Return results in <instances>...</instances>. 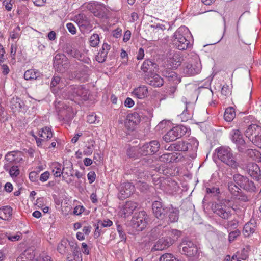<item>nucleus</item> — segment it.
I'll list each match as a JSON object with an SVG mask.
<instances>
[{
	"instance_id": "nucleus-1",
	"label": "nucleus",
	"mask_w": 261,
	"mask_h": 261,
	"mask_svg": "<svg viewBox=\"0 0 261 261\" xmlns=\"http://www.w3.org/2000/svg\"><path fill=\"white\" fill-rule=\"evenodd\" d=\"M191 33L188 28L185 26L179 27L174 33L173 40L176 47L179 50H185L190 47L191 44L189 38Z\"/></svg>"
},
{
	"instance_id": "nucleus-2",
	"label": "nucleus",
	"mask_w": 261,
	"mask_h": 261,
	"mask_svg": "<svg viewBox=\"0 0 261 261\" xmlns=\"http://www.w3.org/2000/svg\"><path fill=\"white\" fill-rule=\"evenodd\" d=\"M215 154L219 160L232 168L236 169L239 166L232 150L229 147L221 146L215 149Z\"/></svg>"
},
{
	"instance_id": "nucleus-3",
	"label": "nucleus",
	"mask_w": 261,
	"mask_h": 261,
	"mask_svg": "<svg viewBox=\"0 0 261 261\" xmlns=\"http://www.w3.org/2000/svg\"><path fill=\"white\" fill-rule=\"evenodd\" d=\"M232 177L234 182L240 187L241 189L250 193L256 191L254 182L247 176L237 173L234 174Z\"/></svg>"
},
{
	"instance_id": "nucleus-4",
	"label": "nucleus",
	"mask_w": 261,
	"mask_h": 261,
	"mask_svg": "<svg viewBox=\"0 0 261 261\" xmlns=\"http://www.w3.org/2000/svg\"><path fill=\"white\" fill-rule=\"evenodd\" d=\"M188 128L182 125H178L169 130L163 136V140L166 142H172L179 138L188 133Z\"/></svg>"
},
{
	"instance_id": "nucleus-5",
	"label": "nucleus",
	"mask_w": 261,
	"mask_h": 261,
	"mask_svg": "<svg viewBox=\"0 0 261 261\" xmlns=\"http://www.w3.org/2000/svg\"><path fill=\"white\" fill-rule=\"evenodd\" d=\"M63 51L68 56L72 57L83 62L89 64L91 60L89 58L85 57L80 50L76 49L75 46L70 43H66L64 45L63 48Z\"/></svg>"
},
{
	"instance_id": "nucleus-6",
	"label": "nucleus",
	"mask_w": 261,
	"mask_h": 261,
	"mask_svg": "<svg viewBox=\"0 0 261 261\" xmlns=\"http://www.w3.org/2000/svg\"><path fill=\"white\" fill-rule=\"evenodd\" d=\"M202 65L199 60L186 63L183 67L182 74L186 76H193L201 72Z\"/></svg>"
},
{
	"instance_id": "nucleus-7",
	"label": "nucleus",
	"mask_w": 261,
	"mask_h": 261,
	"mask_svg": "<svg viewBox=\"0 0 261 261\" xmlns=\"http://www.w3.org/2000/svg\"><path fill=\"white\" fill-rule=\"evenodd\" d=\"M148 217L144 211L138 213L137 216H134L132 220L133 227L137 231H142L148 223Z\"/></svg>"
},
{
	"instance_id": "nucleus-8",
	"label": "nucleus",
	"mask_w": 261,
	"mask_h": 261,
	"mask_svg": "<svg viewBox=\"0 0 261 261\" xmlns=\"http://www.w3.org/2000/svg\"><path fill=\"white\" fill-rule=\"evenodd\" d=\"M230 136L231 140L236 144L238 151L244 152L247 148V145L242 134L239 129H232L230 133Z\"/></svg>"
},
{
	"instance_id": "nucleus-9",
	"label": "nucleus",
	"mask_w": 261,
	"mask_h": 261,
	"mask_svg": "<svg viewBox=\"0 0 261 261\" xmlns=\"http://www.w3.org/2000/svg\"><path fill=\"white\" fill-rule=\"evenodd\" d=\"M152 212L154 216L158 219L165 221L166 220V212L167 206H165L160 198L154 201L152 203Z\"/></svg>"
},
{
	"instance_id": "nucleus-10",
	"label": "nucleus",
	"mask_w": 261,
	"mask_h": 261,
	"mask_svg": "<svg viewBox=\"0 0 261 261\" xmlns=\"http://www.w3.org/2000/svg\"><path fill=\"white\" fill-rule=\"evenodd\" d=\"M90 70L88 66L82 64L79 66L78 69L72 72L69 75L70 80L77 79L79 81L85 82L88 80Z\"/></svg>"
},
{
	"instance_id": "nucleus-11",
	"label": "nucleus",
	"mask_w": 261,
	"mask_h": 261,
	"mask_svg": "<svg viewBox=\"0 0 261 261\" xmlns=\"http://www.w3.org/2000/svg\"><path fill=\"white\" fill-rule=\"evenodd\" d=\"M160 148V144L157 140H152L144 143L141 146L140 153L143 155H152L156 153Z\"/></svg>"
},
{
	"instance_id": "nucleus-12",
	"label": "nucleus",
	"mask_w": 261,
	"mask_h": 261,
	"mask_svg": "<svg viewBox=\"0 0 261 261\" xmlns=\"http://www.w3.org/2000/svg\"><path fill=\"white\" fill-rule=\"evenodd\" d=\"M182 252L188 257H195L198 254V248L196 245L190 241H183L180 244Z\"/></svg>"
},
{
	"instance_id": "nucleus-13",
	"label": "nucleus",
	"mask_w": 261,
	"mask_h": 261,
	"mask_svg": "<svg viewBox=\"0 0 261 261\" xmlns=\"http://www.w3.org/2000/svg\"><path fill=\"white\" fill-rule=\"evenodd\" d=\"M213 210L215 214L224 219H228L231 216L230 208L221 202L215 204Z\"/></svg>"
},
{
	"instance_id": "nucleus-14",
	"label": "nucleus",
	"mask_w": 261,
	"mask_h": 261,
	"mask_svg": "<svg viewBox=\"0 0 261 261\" xmlns=\"http://www.w3.org/2000/svg\"><path fill=\"white\" fill-rule=\"evenodd\" d=\"M83 7L92 13L95 16L98 17L101 16L104 7L103 4L94 1L85 3Z\"/></svg>"
},
{
	"instance_id": "nucleus-15",
	"label": "nucleus",
	"mask_w": 261,
	"mask_h": 261,
	"mask_svg": "<svg viewBox=\"0 0 261 261\" xmlns=\"http://www.w3.org/2000/svg\"><path fill=\"white\" fill-rule=\"evenodd\" d=\"M244 134L252 143L254 140L256 139L257 138L259 137V135H261V126L251 123L245 130Z\"/></svg>"
},
{
	"instance_id": "nucleus-16",
	"label": "nucleus",
	"mask_w": 261,
	"mask_h": 261,
	"mask_svg": "<svg viewBox=\"0 0 261 261\" xmlns=\"http://www.w3.org/2000/svg\"><path fill=\"white\" fill-rule=\"evenodd\" d=\"M135 187L130 182H126L121 184L118 197L123 200L129 197L134 192Z\"/></svg>"
},
{
	"instance_id": "nucleus-17",
	"label": "nucleus",
	"mask_w": 261,
	"mask_h": 261,
	"mask_svg": "<svg viewBox=\"0 0 261 261\" xmlns=\"http://www.w3.org/2000/svg\"><path fill=\"white\" fill-rule=\"evenodd\" d=\"M246 172L251 178L261 182V170L257 164L254 163L249 164L246 168Z\"/></svg>"
},
{
	"instance_id": "nucleus-18",
	"label": "nucleus",
	"mask_w": 261,
	"mask_h": 261,
	"mask_svg": "<svg viewBox=\"0 0 261 261\" xmlns=\"http://www.w3.org/2000/svg\"><path fill=\"white\" fill-rule=\"evenodd\" d=\"M139 115L137 113L129 114L126 117L125 126L128 130H133L135 126L140 122Z\"/></svg>"
},
{
	"instance_id": "nucleus-19",
	"label": "nucleus",
	"mask_w": 261,
	"mask_h": 261,
	"mask_svg": "<svg viewBox=\"0 0 261 261\" xmlns=\"http://www.w3.org/2000/svg\"><path fill=\"white\" fill-rule=\"evenodd\" d=\"M188 144L187 141L180 140L174 143L165 148L166 150L171 151H186L188 150Z\"/></svg>"
},
{
	"instance_id": "nucleus-20",
	"label": "nucleus",
	"mask_w": 261,
	"mask_h": 261,
	"mask_svg": "<svg viewBox=\"0 0 261 261\" xmlns=\"http://www.w3.org/2000/svg\"><path fill=\"white\" fill-rule=\"evenodd\" d=\"M174 243V240L171 237L162 238L160 239L154 246L155 250H163L166 249Z\"/></svg>"
},
{
	"instance_id": "nucleus-21",
	"label": "nucleus",
	"mask_w": 261,
	"mask_h": 261,
	"mask_svg": "<svg viewBox=\"0 0 261 261\" xmlns=\"http://www.w3.org/2000/svg\"><path fill=\"white\" fill-rule=\"evenodd\" d=\"M166 212V218H168V221L171 223L177 221L179 218V210L176 207H174L172 205L167 206Z\"/></svg>"
},
{
	"instance_id": "nucleus-22",
	"label": "nucleus",
	"mask_w": 261,
	"mask_h": 261,
	"mask_svg": "<svg viewBox=\"0 0 261 261\" xmlns=\"http://www.w3.org/2000/svg\"><path fill=\"white\" fill-rule=\"evenodd\" d=\"M138 206V204L135 202L131 201H126L121 209V212L124 215V217H128L132 214Z\"/></svg>"
},
{
	"instance_id": "nucleus-23",
	"label": "nucleus",
	"mask_w": 261,
	"mask_h": 261,
	"mask_svg": "<svg viewBox=\"0 0 261 261\" xmlns=\"http://www.w3.org/2000/svg\"><path fill=\"white\" fill-rule=\"evenodd\" d=\"M180 154L177 153H167L160 156V161L166 163L178 162L180 160Z\"/></svg>"
},
{
	"instance_id": "nucleus-24",
	"label": "nucleus",
	"mask_w": 261,
	"mask_h": 261,
	"mask_svg": "<svg viewBox=\"0 0 261 261\" xmlns=\"http://www.w3.org/2000/svg\"><path fill=\"white\" fill-rule=\"evenodd\" d=\"M111 48V46L107 43H104L101 48L96 56V60L99 63H103L106 61L108 51Z\"/></svg>"
},
{
	"instance_id": "nucleus-25",
	"label": "nucleus",
	"mask_w": 261,
	"mask_h": 261,
	"mask_svg": "<svg viewBox=\"0 0 261 261\" xmlns=\"http://www.w3.org/2000/svg\"><path fill=\"white\" fill-rule=\"evenodd\" d=\"M13 208L9 205L0 207V219L10 221L12 218Z\"/></svg>"
},
{
	"instance_id": "nucleus-26",
	"label": "nucleus",
	"mask_w": 261,
	"mask_h": 261,
	"mask_svg": "<svg viewBox=\"0 0 261 261\" xmlns=\"http://www.w3.org/2000/svg\"><path fill=\"white\" fill-rule=\"evenodd\" d=\"M145 81L148 84L155 87H160L163 85L164 80L158 74H154L153 76L145 78Z\"/></svg>"
},
{
	"instance_id": "nucleus-27",
	"label": "nucleus",
	"mask_w": 261,
	"mask_h": 261,
	"mask_svg": "<svg viewBox=\"0 0 261 261\" xmlns=\"http://www.w3.org/2000/svg\"><path fill=\"white\" fill-rule=\"evenodd\" d=\"M257 226L256 220L251 219L244 226L243 232L246 236H249L254 232Z\"/></svg>"
},
{
	"instance_id": "nucleus-28",
	"label": "nucleus",
	"mask_w": 261,
	"mask_h": 261,
	"mask_svg": "<svg viewBox=\"0 0 261 261\" xmlns=\"http://www.w3.org/2000/svg\"><path fill=\"white\" fill-rule=\"evenodd\" d=\"M163 76L169 82L174 84H178L180 82V79L178 77L177 74L170 70H166L163 72Z\"/></svg>"
},
{
	"instance_id": "nucleus-29",
	"label": "nucleus",
	"mask_w": 261,
	"mask_h": 261,
	"mask_svg": "<svg viewBox=\"0 0 261 261\" xmlns=\"http://www.w3.org/2000/svg\"><path fill=\"white\" fill-rule=\"evenodd\" d=\"M133 94L138 99H143L148 95V89L145 86H141L134 89Z\"/></svg>"
},
{
	"instance_id": "nucleus-30",
	"label": "nucleus",
	"mask_w": 261,
	"mask_h": 261,
	"mask_svg": "<svg viewBox=\"0 0 261 261\" xmlns=\"http://www.w3.org/2000/svg\"><path fill=\"white\" fill-rule=\"evenodd\" d=\"M188 144V150L191 152L190 156L194 158L196 156V152L198 149L199 142L195 138H192L189 140V142H187Z\"/></svg>"
},
{
	"instance_id": "nucleus-31",
	"label": "nucleus",
	"mask_w": 261,
	"mask_h": 261,
	"mask_svg": "<svg viewBox=\"0 0 261 261\" xmlns=\"http://www.w3.org/2000/svg\"><path fill=\"white\" fill-rule=\"evenodd\" d=\"M64 57L63 55L61 54H57L54 59V66L56 69V70L60 72H63L64 70V67H63V59Z\"/></svg>"
},
{
	"instance_id": "nucleus-32",
	"label": "nucleus",
	"mask_w": 261,
	"mask_h": 261,
	"mask_svg": "<svg viewBox=\"0 0 261 261\" xmlns=\"http://www.w3.org/2000/svg\"><path fill=\"white\" fill-rule=\"evenodd\" d=\"M185 97L182 98V101L186 103L185 110L183 111L181 115L186 116V119H188L192 117V114L194 109V105L192 102H187Z\"/></svg>"
},
{
	"instance_id": "nucleus-33",
	"label": "nucleus",
	"mask_w": 261,
	"mask_h": 261,
	"mask_svg": "<svg viewBox=\"0 0 261 261\" xmlns=\"http://www.w3.org/2000/svg\"><path fill=\"white\" fill-rule=\"evenodd\" d=\"M141 146L138 147L137 146L130 147L127 149L126 153L127 155L129 158L132 159H138L141 156L143 155L140 153Z\"/></svg>"
},
{
	"instance_id": "nucleus-34",
	"label": "nucleus",
	"mask_w": 261,
	"mask_h": 261,
	"mask_svg": "<svg viewBox=\"0 0 261 261\" xmlns=\"http://www.w3.org/2000/svg\"><path fill=\"white\" fill-rule=\"evenodd\" d=\"M10 107L12 109L25 110L24 102L18 97L13 98L10 101Z\"/></svg>"
},
{
	"instance_id": "nucleus-35",
	"label": "nucleus",
	"mask_w": 261,
	"mask_h": 261,
	"mask_svg": "<svg viewBox=\"0 0 261 261\" xmlns=\"http://www.w3.org/2000/svg\"><path fill=\"white\" fill-rule=\"evenodd\" d=\"M76 99L86 100L88 98V91L82 86L77 85Z\"/></svg>"
},
{
	"instance_id": "nucleus-36",
	"label": "nucleus",
	"mask_w": 261,
	"mask_h": 261,
	"mask_svg": "<svg viewBox=\"0 0 261 261\" xmlns=\"http://www.w3.org/2000/svg\"><path fill=\"white\" fill-rule=\"evenodd\" d=\"M158 65L156 64L151 61L149 60H146L144 61L142 65L141 66V69L144 72L154 71V69H156Z\"/></svg>"
},
{
	"instance_id": "nucleus-37",
	"label": "nucleus",
	"mask_w": 261,
	"mask_h": 261,
	"mask_svg": "<svg viewBox=\"0 0 261 261\" xmlns=\"http://www.w3.org/2000/svg\"><path fill=\"white\" fill-rule=\"evenodd\" d=\"M64 168L62 167L61 164L58 162H55L52 165V172L53 175L56 177H60L61 175L64 173Z\"/></svg>"
},
{
	"instance_id": "nucleus-38",
	"label": "nucleus",
	"mask_w": 261,
	"mask_h": 261,
	"mask_svg": "<svg viewBox=\"0 0 261 261\" xmlns=\"http://www.w3.org/2000/svg\"><path fill=\"white\" fill-rule=\"evenodd\" d=\"M53 132L49 127L46 126L42 128L39 131V136L45 140L50 139L53 137Z\"/></svg>"
},
{
	"instance_id": "nucleus-39",
	"label": "nucleus",
	"mask_w": 261,
	"mask_h": 261,
	"mask_svg": "<svg viewBox=\"0 0 261 261\" xmlns=\"http://www.w3.org/2000/svg\"><path fill=\"white\" fill-rule=\"evenodd\" d=\"M34 258V254L31 250H25L16 259V261H32Z\"/></svg>"
},
{
	"instance_id": "nucleus-40",
	"label": "nucleus",
	"mask_w": 261,
	"mask_h": 261,
	"mask_svg": "<svg viewBox=\"0 0 261 261\" xmlns=\"http://www.w3.org/2000/svg\"><path fill=\"white\" fill-rule=\"evenodd\" d=\"M236 116V112L234 109L230 107L226 109L224 114V118L227 122L232 121Z\"/></svg>"
},
{
	"instance_id": "nucleus-41",
	"label": "nucleus",
	"mask_w": 261,
	"mask_h": 261,
	"mask_svg": "<svg viewBox=\"0 0 261 261\" xmlns=\"http://www.w3.org/2000/svg\"><path fill=\"white\" fill-rule=\"evenodd\" d=\"M40 75V73L35 69H30L27 70L24 74V78L26 80H36L38 79Z\"/></svg>"
},
{
	"instance_id": "nucleus-42",
	"label": "nucleus",
	"mask_w": 261,
	"mask_h": 261,
	"mask_svg": "<svg viewBox=\"0 0 261 261\" xmlns=\"http://www.w3.org/2000/svg\"><path fill=\"white\" fill-rule=\"evenodd\" d=\"M228 189L232 195L235 197L239 195V192L241 190L240 187L234 182L230 181L228 184Z\"/></svg>"
},
{
	"instance_id": "nucleus-43",
	"label": "nucleus",
	"mask_w": 261,
	"mask_h": 261,
	"mask_svg": "<svg viewBox=\"0 0 261 261\" xmlns=\"http://www.w3.org/2000/svg\"><path fill=\"white\" fill-rule=\"evenodd\" d=\"M94 144L95 141L93 139H89L87 141V144L83 151L84 154L86 155H91L94 150Z\"/></svg>"
},
{
	"instance_id": "nucleus-44",
	"label": "nucleus",
	"mask_w": 261,
	"mask_h": 261,
	"mask_svg": "<svg viewBox=\"0 0 261 261\" xmlns=\"http://www.w3.org/2000/svg\"><path fill=\"white\" fill-rule=\"evenodd\" d=\"M168 62L173 68H177L181 64L180 59L178 55H174L170 58Z\"/></svg>"
},
{
	"instance_id": "nucleus-45",
	"label": "nucleus",
	"mask_w": 261,
	"mask_h": 261,
	"mask_svg": "<svg viewBox=\"0 0 261 261\" xmlns=\"http://www.w3.org/2000/svg\"><path fill=\"white\" fill-rule=\"evenodd\" d=\"M76 21L80 26H86L89 24L87 17L83 14H80L76 17Z\"/></svg>"
},
{
	"instance_id": "nucleus-46",
	"label": "nucleus",
	"mask_w": 261,
	"mask_h": 261,
	"mask_svg": "<svg viewBox=\"0 0 261 261\" xmlns=\"http://www.w3.org/2000/svg\"><path fill=\"white\" fill-rule=\"evenodd\" d=\"M77 89V85L74 86H71L68 88L67 90V94L68 98L71 100H73L74 98L76 99L77 93L76 90Z\"/></svg>"
},
{
	"instance_id": "nucleus-47",
	"label": "nucleus",
	"mask_w": 261,
	"mask_h": 261,
	"mask_svg": "<svg viewBox=\"0 0 261 261\" xmlns=\"http://www.w3.org/2000/svg\"><path fill=\"white\" fill-rule=\"evenodd\" d=\"M67 245V243L66 241L62 240L61 242L58 245V251L62 254H64L65 253H67V250L66 249Z\"/></svg>"
},
{
	"instance_id": "nucleus-48",
	"label": "nucleus",
	"mask_w": 261,
	"mask_h": 261,
	"mask_svg": "<svg viewBox=\"0 0 261 261\" xmlns=\"http://www.w3.org/2000/svg\"><path fill=\"white\" fill-rule=\"evenodd\" d=\"M90 45L96 47L99 43V37L97 34H93L90 38Z\"/></svg>"
},
{
	"instance_id": "nucleus-49",
	"label": "nucleus",
	"mask_w": 261,
	"mask_h": 261,
	"mask_svg": "<svg viewBox=\"0 0 261 261\" xmlns=\"http://www.w3.org/2000/svg\"><path fill=\"white\" fill-rule=\"evenodd\" d=\"M206 192L207 194H211L214 196H217L220 193L219 188L216 187H207Z\"/></svg>"
},
{
	"instance_id": "nucleus-50",
	"label": "nucleus",
	"mask_w": 261,
	"mask_h": 261,
	"mask_svg": "<svg viewBox=\"0 0 261 261\" xmlns=\"http://www.w3.org/2000/svg\"><path fill=\"white\" fill-rule=\"evenodd\" d=\"M20 27L19 26L16 27L10 33V37L12 39L14 40L18 39L20 36Z\"/></svg>"
},
{
	"instance_id": "nucleus-51",
	"label": "nucleus",
	"mask_w": 261,
	"mask_h": 261,
	"mask_svg": "<svg viewBox=\"0 0 261 261\" xmlns=\"http://www.w3.org/2000/svg\"><path fill=\"white\" fill-rule=\"evenodd\" d=\"M68 165L67 167H64V173L67 175L68 176H73V165L71 163L66 164Z\"/></svg>"
},
{
	"instance_id": "nucleus-52",
	"label": "nucleus",
	"mask_w": 261,
	"mask_h": 261,
	"mask_svg": "<svg viewBox=\"0 0 261 261\" xmlns=\"http://www.w3.org/2000/svg\"><path fill=\"white\" fill-rule=\"evenodd\" d=\"M160 261H178V260L172 254L166 253L160 257Z\"/></svg>"
},
{
	"instance_id": "nucleus-53",
	"label": "nucleus",
	"mask_w": 261,
	"mask_h": 261,
	"mask_svg": "<svg viewBox=\"0 0 261 261\" xmlns=\"http://www.w3.org/2000/svg\"><path fill=\"white\" fill-rule=\"evenodd\" d=\"M19 173V169L17 166H12L9 170V174L12 177H17Z\"/></svg>"
},
{
	"instance_id": "nucleus-54",
	"label": "nucleus",
	"mask_w": 261,
	"mask_h": 261,
	"mask_svg": "<svg viewBox=\"0 0 261 261\" xmlns=\"http://www.w3.org/2000/svg\"><path fill=\"white\" fill-rule=\"evenodd\" d=\"M97 224L101 228L108 227L112 225L113 222L109 219L104 220L103 221L99 220Z\"/></svg>"
},
{
	"instance_id": "nucleus-55",
	"label": "nucleus",
	"mask_w": 261,
	"mask_h": 261,
	"mask_svg": "<svg viewBox=\"0 0 261 261\" xmlns=\"http://www.w3.org/2000/svg\"><path fill=\"white\" fill-rule=\"evenodd\" d=\"M240 234V231L237 229L234 231H231L229 233L228 236V241L230 243L233 241Z\"/></svg>"
},
{
	"instance_id": "nucleus-56",
	"label": "nucleus",
	"mask_w": 261,
	"mask_h": 261,
	"mask_svg": "<svg viewBox=\"0 0 261 261\" xmlns=\"http://www.w3.org/2000/svg\"><path fill=\"white\" fill-rule=\"evenodd\" d=\"M234 198L243 202H247L249 200L247 195L242 190L239 192V195L236 196Z\"/></svg>"
},
{
	"instance_id": "nucleus-57",
	"label": "nucleus",
	"mask_w": 261,
	"mask_h": 261,
	"mask_svg": "<svg viewBox=\"0 0 261 261\" xmlns=\"http://www.w3.org/2000/svg\"><path fill=\"white\" fill-rule=\"evenodd\" d=\"M15 0H4L3 4L5 6V9L10 11L12 10L13 4L14 3Z\"/></svg>"
},
{
	"instance_id": "nucleus-58",
	"label": "nucleus",
	"mask_w": 261,
	"mask_h": 261,
	"mask_svg": "<svg viewBox=\"0 0 261 261\" xmlns=\"http://www.w3.org/2000/svg\"><path fill=\"white\" fill-rule=\"evenodd\" d=\"M87 121L90 124L96 123L99 122V120H98V117L96 115L93 114L89 115L87 116Z\"/></svg>"
},
{
	"instance_id": "nucleus-59",
	"label": "nucleus",
	"mask_w": 261,
	"mask_h": 261,
	"mask_svg": "<svg viewBox=\"0 0 261 261\" xmlns=\"http://www.w3.org/2000/svg\"><path fill=\"white\" fill-rule=\"evenodd\" d=\"M96 227L94 233V237L95 238H98L101 234L105 232V231L102 230L103 228L99 227L97 224L95 225Z\"/></svg>"
},
{
	"instance_id": "nucleus-60",
	"label": "nucleus",
	"mask_w": 261,
	"mask_h": 261,
	"mask_svg": "<svg viewBox=\"0 0 261 261\" xmlns=\"http://www.w3.org/2000/svg\"><path fill=\"white\" fill-rule=\"evenodd\" d=\"M251 118H252L251 116L244 117L243 119V121L240 123V127L245 128L246 126L248 127L249 125L251 124H249Z\"/></svg>"
},
{
	"instance_id": "nucleus-61",
	"label": "nucleus",
	"mask_w": 261,
	"mask_h": 261,
	"mask_svg": "<svg viewBox=\"0 0 261 261\" xmlns=\"http://www.w3.org/2000/svg\"><path fill=\"white\" fill-rule=\"evenodd\" d=\"M50 176V173L48 171H45L42 173L39 177V180L42 182L46 181Z\"/></svg>"
},
{
	"instance_id": "nucleus-62",
	"label": "nucleus",
	"mask_w": 261,
	"mask_h": 261,
	"mask_svg": "<svg viewBox=\"0 0 261 261\" xmlns=\"http://www.w3.org/2000/svg\"><path fill=\"white\" fill-rule=\"evenodd\" d=\"M29 177L32 182H37L38 181V173L36 171H32L29 173Z\"/></svg>"
},
{
	"instance_id": "nucleus-63",
	"label": "nucleus",
	"mask_w": 261,
	"mask_h": 261,
	"mask_svg": "<svg viewBox=\"0 0 261 261\" xmlns=\"http://www.w3.org/2000/svg\"><path fill=\"white\" fill-rule=\"evenodd\" d=\"M67 29H68V31L72 34V35H74L76 33V29L75 27V25L72 23H68L66 24Z\"/></svg>"
},
{
	"instance_id": "nucleus-64",
	"label": "nucleus",
	"mask_w": 261,
	"mask_h": 261,
	"mask_svg": "<svg viewBox=\"0 0 261 261\" xmlns=\"http://www.w3.org/2000/svg\"><path fill=\"white\" fill-rule=\"evenodd\" d=\"M88 180L90 184L93 183L96 178V174L94 171H90L87 174Z\"/></svg>"
}]
</instances>
